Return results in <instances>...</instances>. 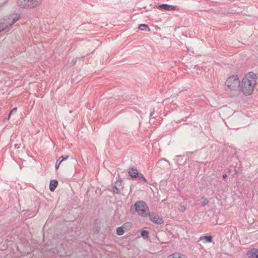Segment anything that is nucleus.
Here are the masks:
<instances>
[{
  "label": "nucleus",
  "instance_id": "nucleus-8",
  "mask_svg": "<svg viewBox=\"0 0 258 258\" xmlns=\"http://www.w3.org/2000/svg\"><path fill=\"white\" fill-rule=\"evenodd\" d=\"M29 0H17V4L22 8H30Z\"/></svg>",
  "mask_w": 258,
  "mask_h": 258
},
{
  "label": "nucleus",
  "instance_id": "nucleus-12",
  "mask_svg": "<svg viewBox=\"0 0 258 258\" xmlns=\"http://www.w3.org/2000/svg\"><path fill=\"white\" fill-rule=\"evenodd\" d=\"M58 185V182L56 180H52L50 181L49 184V189L51 191L54 190L55 188L57 187Z\"/></svg>",
  "mask_w": 258,
  "mask_h": 258
},
{
  "label": "nucleus",
  "instance_id": "nucleus-9",
  "mask_svg": "<svg viewBox=\"0 0 258 258\" xmlns=\"http://www.w3.org/2000/svg\"><path fill=\"white\" fill-rule=\"evenodd\" d=\"M127 170L129 175L133 178L137 177L139 174L137 169L135 167L128 168Z\"/></svg>",
  "mask_w": 258,
  "mask_h": 258
},
{
  "label": "nucleus",
  "instance_id": "nucleus-5",
  "mask_svg": "<svg viewBox=\"0 0 258 258\" xmlns=\"http://www.w3.org/2000/svg\"><path fill=\"white\" fill-rule=\"evenodd\" d=\"M148 216L150 220L154 223L157 224H162L163 223V219L157 215L149 214Z\"/></svg>",
  "mask_w": 258,
  "mask_h": 258
},
{
  "label": "nucleus",
  "instance_id": "nucleus-14",
  "mask_svg": "<svg viewBox=\"0 0 258 258\" xmlns=\"http://www.w3.org/2000/svg\"><path fill=\"white\" fill-rule=\"evenodd\" d=\"M168 258H188L184 255H181L179 253H175L168 256Z\"/></svg>",
  "mask_w": 258,
  "mask_h": 258
},
{
  "label": "nucleus",
  "instance_id": "nucleus-21",
  "mask_svg": "<svg viewBox=\"0 0 258 258\" xmlns=\"http://www.w3.org/2000/svg\"><path fill=\"white\" fill-rule=\"evenodd\" d=\"M141 235L144 238H148V235H149V232L147 230H143L141 232Z\"/></svg>",
  "mask_w": 258,
  "mask_h": 258
},
{
  "label": "nucleus",
  "instance_id": "nucleus-17",
  "mask_svg": "<svg viewBox=\"0 0 258 258\" xmlns=\"http://www.w3.org/2000/svg\"><path fill=\"white\" fill-rule=\"evenodd\" d=\"M19 18L17 17H15L12 19V20H11L10 18H6L8 20V23L9 24V25L11 27V26L15 23L18 20Z\"/></svg>",
  "mask_w": 258,
  "mask_h": 258
},
{
  "label": "nucleus",
  "instance_id": "nucleus-25",
  "mask_svg": "<svg viewBox=\"0 0 258 258\" xmlns=\"http://www.w3.org/2000/svg\"><path fill=\"white\" fill-rule=\"evenodd\" d=\"M226 177H227V174H224L223 175V178L224 179H225L226 178Z\"/></svg>",
  "mask_w": 258,
  "mask_h": 258
},
{
  "label": "nucleus",
  "instance_id": "nucleus-19",
  "mask_svg": "<svg viewBox=\"0 0 258 258\" xmlns=\"http://www.w3.org/2000/svg\"><path fill=\"white\" fill-rule=\"evenodd\" d=\"M186 210V205L184 202L181 203L178 206V210L181 212H183Z\"/></svg>",
  "mask_w": 258,
  "mask_h": 258
},
{
  "label": "nucleus",
  "instance_id": "nucleus-4",
  "mask_svg": "<svg viewBox=\"0 0 258 258\" xmlns=\"http://www.w3.org/2000/svg\"><path fill=\"white\" fill-rule=\"evenodd\" d=\"M11 27L8 23V20L4 19L0 20V33L2 32H7L10 30Z\"/></svg>",
  "mask_w": 258,
  "mask_h": 258
},
{
  "label": "nucleus",
  "instance_id": "nucleus-6",
  "mask_svg": "<svg viewBox=\"0 0 258 258\" xmlns=\"http://www.w3.org/2000/svg\"><path fill=\"white\" fill-rule=\"evenodd\" d=\"M158 8L166 11H178L179 10V8L177 6H172L167 4L160 5Z\"/></svg>",
  "mask_w": 258,
  "mask_h": 258
},
{
  "label": "nucleus",
  "instance_id": "nucleus-11",
  "mask_svg": "<svg viewBox=\"0 0 258 258\" xmlns=\"http://www.w3.org/2000/svg\"><path fill=\"white\" fill-rule=\"evenodd\" d=\"M69 158V156L67 155L65 157L62 156L60 157L59 158V159L56 161V164H55V168L56 170L58 169L59 165L61 164V163L64 161L67 160Z\"/></svg>",
  "mask_w": 258,
  "mask_h": 258
},
{
  "label": "nucleus",
  "instance_id": "nucleus-26",
  "mask_svg": "<svg viewBox=\"0 0 258 258\" xmlns=\"http://www.w3.org/2000/svg\"><path fill=\"white\" fill-rule=\"evenodd\" d=\"M154 112H151L150 113V116H152L154 115Z\"/></svg>",
  "mask_w": 258,
  "mask_h": 258
},
{
  "label": "nucleus",
  "instance_id": "nucleus-18",
  "mask_svg": "<svg viewBox=\"0 0 258 258\" xmlns=\"http://www.w3.org/2000/svg\"><path fill=\"white\" fill-rule=\"evenodd\" d=\"M139 181L142 183H145L147 182V180L145 178L144 176L142 173H139L138 175Z\"/></svg>",
  "mask_w": 258,
  "mask_h": 258
},
{
  "label": "nucleus",
  "instance_id": "nucleus-16",
  "mask_svg": "<svg viewBox=\"0 0 258 258\" xmlns=\"http://www.w3.org/2000/svg\"><path fill=\"white\" fill-rule=\"evenodd\" d=\"M204 239L205 242L209 243L212 241V237L211 236H204L200 237V240Z\"/></svg>",
  "mask_w": 258,
  "mask_h": 258
},
{
  "label": "nucleus",
  "instance_id": "nucleus-22",
  "mask_svg": "<svg viewBox=\"0 0 258 258\" xmlns=\"http://www.w3.org/2000/svg\"><path fill=\"white\" fill-rule=\"evenodd\" d=\"M120 189L117 188L115 185L113 186V191L115 194H119L120 192Z\"/></svg>",
  "mask_w": 258,
  "mask_h": 258
},
{
  "label": "nucleus",
  "instance_id": "nucleus-1",
  "mask_svg": "<svg viewBox=\"0 0 258 258\" xmlns=\"http://www.w3.org/2000/svg\"><path fill=\"white\" fill-rule=\"evenodd\" d=\"M256 80V76L253 72H249L245 75L240 83L241 92L244 95L248 96L253 93Z\"/></svg>",
  "mask_w": 258,
  "mask_h": 258
},
{
  "label": "nucleus",
  "instance_id": "nucleus-3",
  "mask_svg": "<svg viewBox=\"0 0 258 258\" xmlns=\"http://www.w3.org/2000/svg\"><path fill=\"white\" fill-rule=\"evenodd\" d=\"M225 85L231 91H236L240 87V81L237 75L229 77L225 82Z\"/></svg>",
  "mask_w": 258,
  "mask_h": 258
},
{
  "label": "nucleus",
  "instance_id": "nucleus-10",
  "mask_svg": "<svg viewBox=\"0 0 258 258\" xmlns=\"http://www.w3.org/2000/svg\"><path fill=\"white\" fill-rule=\"evenodd\" d=\"M42 0H29L30 8H33L39 6Z\"/></svg>",
  "mask_w": 258,
  "mask_h": 258
},
{
  "label": "nucleus",
  "instance_id": "nucleus-24",
  "mask_svg": "<svg viewBox=\"0 0 258 258\" xmlns=\"http://www.w3.org/2000/svg\"><path fill=\"white\" fill-rule=\"evenodd\" d=\"M209 203V201L207 199H205L202 204L203 206H206Z\"/></svg>",
  "mask_w": 258,
  "mask_h": 258
},
{
  "label": "nucleus",
  "instance_id": "nucleus-2",
  "mask_svg": "<svg viewBox=\"0 0 258 258\" xmlns=\"http://www.w3.org/2000/svg\"><path fill=\"white\" fill-rule=\"evenodd\" d=\"M137 212L139 215L143 217H147L149 214V208L143 201L137 202L131 207V211Z\"/></svg>",
  "mask_w": 258,
  "mask_h": 258
},
{
  "label": "nucleus",
  "instance_id": "nucleus-7",
  "mask_svg": "<svg viewBox=\"0 0 258 258\" xmlns=\"http://www.w3.org/2000/svg\"><path fill=\"white\" fill-rule=\"evenodd\" d=\"M247 255L248 258H258V249L252 248L249 250Z\"/></svg>",
  "mask_w": 258,
  "mask_h": 258
},
{
  "label": "nucleus",
  "instance_id": "nucleus-13",
  "mask_svg": "<svg viewBox=\"0 0 258 258\" xmlns=\"http://www.w3.org/2000/svg\"><path fill=\"white\" fill-rule=\"evenodd\" d=\"M21 215L24 216L26 218H31L34 217V214L30 213L29 211H23L21 212Z\"/></svg>",
  "mask_w": 258,
  "mask_h": 258
},
{
  "label": "nucleus",
  "instance_id": "nucleus-15",
  "mask_svg": "<svg viewBox=\"0 0 258 258\" xmlns=\"http://www.w3.org/2000/svg\"><path fill=\"white\" fill-rule=\"evenodd\" d=\"M138 28L142 31H149L150 30L149 26L145 24H141L139 25Z\"/></svg>",
  "mask_w": 258,
  "mask_h": 258
},
{
  "label": "nucleus",
  "instance_id": "nucleus-23",
  "mask_svg": "<svg viewBox=\"0 0 258 258\" xmlns=\"http://www.w3.org/2000/svg\"><path fill=\"white\" fill-rule=\"evenodd\" d=\"M17 110V108L15 107V108H14L10 112V114H9V117H8V119L10 118V117L11 116V115H12V114L13 113H15Z\"/></svg>",
  "mask_w": 258,
  "mask_h": 258
},
{
  "label": "nucleus",
  "instance_id": "nucleus-27",
  "mask_svg": "<svg viewBox=\"0 0 258 258\" xmlns=\"http://www.w3.org/2000/svg\"><path fill=\"white\" fill-rule=\"evenodd\" d=\"M167 161L166 160L164 159H162L160 160V161Z\"/></svg>",
  "mask_w": 258,
  "mask_h": 258
},
{
  "label": "nucleus",
  "instance_id": "nucleus-20",
  "mask_svg": "<svg viewBox=\"0 0 258 258\" xmlns=\"http://www.w3.org/2000/svg\"><path fill=\"white\" fill-rule=\"evenodd\" d=\"M124 232L123 227H119L116 229V233L118 235H122Z\"/></svg>",
  "mask_w": 258,
  "mask_h": 258
}]
</instances>
